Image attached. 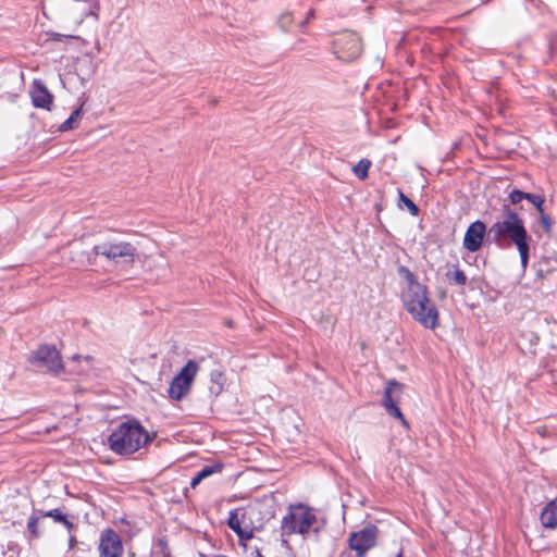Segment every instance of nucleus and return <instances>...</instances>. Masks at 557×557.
<instances>
[{
	"instance_id": "obj_1",
	"label": "nucleus",
	"mask_w": 557,
	"mask_h": 557,
	"mask_svg": "<svg viewBox=\"0 0 557 557\" xmlns=\"http://www.w3.org/2000/svg\"><path fill=\"white\" fill-rule=\"evenodd\" d=\"M397 273L406 283L401 292V302L406 311L425 329H436L440 313L429 297L428 287L405 265H399Z\"/></svg>"
},
{
	"instance_id": "obj_2",
	"label": "nucleus",
	"mask_w": 557,
	"mask_h": 557,
	"mask_svg": "<svg viewBox=\"0 0 557 557\" xmlns=\"http://www.w3.org/2000/svg\"><path fill=\"white\" fill-rule=\"evenodd\" d=\"M502 215L494 222L487 232L488 239L497 247L503 248L512 244L516 247L525 242H532L523 219L509 205L504 203L500 209Z\"/></svg>"
},
{
	"instance_id": "obj_3",
	"label": "nucleus",
	"mask_w": 557,
	"mask_h": 557,
	"mask_svg": "<svg viewBox=\"0 0 557 557\" xmlns=\"http://www.w3.org/2000/svg\"><path fill=\"white\" fill-rule=\"evenodd\" d=\"M325 524L326 519H319L309 506L302 503L289 505L281 521L282 544L286 545L290 535L299 534L306 537L311 531L318 537Z\"/></svg>"
},
{
	"instance_id": "obj_4",
	"label": "nucleus",
	"mask_w": 557,
	"mask_h": 557,
	"mask_svg": "<svg viewBox=\"0 0 557 557\" xmlns=\"http://www.w3.org/2000/svg\"><path fill=\"white\" fill-rule=\"evenodd\" d=\"M152 436L136 419L119 423L108 437L110 449L116 455H131L152 441Z\"/></svg>"
},
{
	"instance_id": "obj_5",
	"label": "nucleus",
	"mask_w": 557,
	"mask_h": 557,
	"mask_svg": "<svg viewBox=\"0 0 557 557\" xmlns=\"http://www.w3.org/2000/svg\"><path fill=\"white\" fill-rule=\"evenodd\" d=\"M92 252L114 264L133 265L138 256V248L129 242L113 238L95 245Z\"/></svg>"
},
{
	"instance_id": "obj_6",
	"label": "nucleus",
	"mask_w": 557,
	"mask_h": 557,
	"mask_svg": "<svg viewBox=\"0 0 557 557\" xmlns=\"http://www.w3.org/2000/svg\"><path fill=\"white\" fill-rule=\"evenodd\" d=\"M198 370L199 364L195 360H188L181 371L172 379L168 389L169 397L173 400L183 399L190 392Z\"/></svg>"
},
{
	"instance_id": "obj_7",
	"label": "nucleus",
	"mask_w": 557,
	"mask_h": 557,
	"mask_svg": "<svg viewBox=\"0 0 557 557\" xmlns=\"http://www.w3.org/2000/svg\"><path fill=\"white\" fill-rule=\"evenodd\" d=\"M28 362L39 370L53 374L63 369L62 358L55 346L41 345L28 357Z\"/></svg>"
},
{
	"instance_id": "obj_8",
	"label": "nucleus",
	"mask_w": 557,
	"mask_h": 557,
	"mask_svg": "<svg viewBox=\"0 0 557 557\" xmlns=\"http://www.w3.org/2000/svg\"><path fill=\"white\" fill-rule=\"evenodd\" d=\"M401 393V383L397 382L396 380L388 381L384 388L382 406L384 407L388 416L398 419L404 426L409 428L408 421L406 420L400 408L398 407L399 396Z\"/></svg>"
},
{
	"instance_id": "obj_9",
	"label": "nucleus",
	"mask_w": 557,
	"mask_h": 557,
	"mask_svg": "<svg viewBox=\"0 0 557 557\" xmlns=\"http://www.w3.org/2000/svg\"><path fill=\"white\" fill-rule=\"evenodd\" d=\"M377 534L379 529L374 524H368L349 535V547L356 550L358 557H363L369 549L375 546Z\"/></svg>"
},
{
	"instance_id": "obj_10",
	"label": "nucleus",
	"mask_w": 557,
	"mask_h": 557,
	"mask_svg": "<svg viewBox=\"0 0 557 557\" xmlns=\"http://www.w3.org/2000/svg\"><path fill=\"white\" fill-rule=\"evenodd\" d=\"M335 49L339 60L351 61L361 53V40L355 33H345L335 40Z\"/></svg>"
},
{
	"instance_id": "obj_11",
	"label": "nucleus",
	"mask_w": 557,
	"mask_h": 557,
	"mask_svg": "<svg viewBox=\"0 0 557 557\" xmlns=\"http://www.w3.org/2000/svg\"><path fill=\"white\" fill-rule=\"evenodd\" d=\"M236 510L243 529L249 534V540H251L255 531L263 528L264 519L259 518L262 513L261 505H249L246 508H237Z\"/></svg>"
},
{
	"instance_id": "obj_12",
	"label": "nucleus",
	"mask_w": 557,
	"mask_h": 557,
	"mask_svg": "<svg viewBox=\"0 0 557 557\" xmlns=\"http://www.w3.org/2000/svg\"><path fill=\"white\" fill-rule=\"evenodd\" d=\"M100 557H122L124 548L120 535L108 528L102 531L99 544Z\"/></svg>"
},
{
	"instance_id": "obj_13",
	"label": "nucleus",
	"mask_w": 557,
	"mask_h": 557,
	"mask_svg": "<svg viewBox=\"0 0 557 557\" xmlns=\"http://www.w3.org/2000/svg\"><path fill=\"white\" fill-rule=\"evenodd\" d=\"M487 232L488 230L483 221L476 220L472 222L466 230L462 243L463 247L470 252L479 251Z\"/></svg>"
},
{
	"instance_id": "obj_14",
	"label": "nucleus",
	"mask_w": 557,
	"mask_h": 557,
	"mask_svg": "<svg viewBox=\"0 0 557 557\" xmlns=\"http://www.w3.org/2000/svg\"><path fill=\"white\" fill-rule=\"evenodd\" d=\"M29 95L35 108L51 110L54 97L41 81L35 79L33 82Z\"/></svg>"
},
{
	"instance_id": "obj_15",
	"label": "nucleus",
	"mask_w": 557,
	"mask_h": 557,
	"mask_svg": "<svg viewBox=\"0 0 557 557\" xmlns=\"http://www.w3.org/2000/svg\"><path fill=\"white\" fill-rule=\"evenodd\" d=\"M540 520L542 525L545 528H557V498L546 504L542 509Z\"/></svg>"
},
{
	"instance_id": "obj_16",
	"label": "nucleus",
	"mask_w": 557,
	"mask_h": 557,
	"mask_svg": "<svg viewBox=\"0 0 557 557\" xmlns=\"http://www.w3.org/2000/svg\"><path fill=\"white\" fill-rule=\"evenodd\" d=\"M40 509H34L27 520V539L28 541L40 537L41 530L39 529V521L44 518Z\"/></svg>"
},
{
	"instance_id": "obj_17",
	"label": "nucleus",
	"mask_w": 557,
	"mask_h": 557,
	"mask_svg": "<svg viewBox=\"0 0 557 557\" xmlns=\"http://www.w3.org/2000/svg\"><path fill=\"white\" fill-rule=\"evenodd\" d=\"M227 525L233 530L239 539V544L246 547L245 541L249 540V534L242 527L240 520L237 518V510H231L228 513Z\"/></svg>"
},
{
	"instance_id": "obj_18",
	"label": "nucleus",
	"mask_w": 557,
	"mask_h": 557,
	"mask_svg": "<svg viewBox=\"0 0 557 557\" xmlns=\"http://www.w3.org/2000/svg\"><path fill=\"white\" fill-rule=\"evenodd\" d=\"M223 469V465L221 462H215L213 465H207L199 470L195 476L190 481V486L195 488L203 479L221 472Z\"/></svg>"
},
{
	"instance_id": "obj_19",
	"label": "nucleus",
	"mask_w": 557,
	"mask_h": 557,
	"mask_svg": "<svg viewBox=\"0 0 557 557\" xmlns=\"http://www.w3.org/2000/svg\"><path fill=\"white\" fill-rule=\"evenodd\" d=\"M224 374L219 370H213L210 373V386H209V393L210 396L213 398H216L224 388Z\"/></svg>"
},
{
	"instance_id": "obj_20",
	"label": "nucleus",
	"mask_w": 557,
	"mask_h": 557,
	"mask_svg": "<svg viewBox=\"0 0 557 557\" xmlns=\"http://www.w3.org/2000/svg\"><path fill=\"white\" fill-rule=\"evenodd\" d=\"M44 518H52L55 522L62 523L69 531L74 529V523L71 522L66 515L60 508H54L48 511L41 510Z\"/></svg>"
},
{
	"instance_id": "obj_21",
	"label": "nucleus",
	"mask_w": 557,
	"mask_h": 557,
	"mask_svg": "<svg viewBox=\"0 0 557 557\" xmlns=\"http://www.w3.org/2000/svg\"><path fill=\"white\" fill-rule=\"evenodd\" d=\"M151 557H173L172 550L165 536L159 537L154 543Z\"/></svg>"
},
{
	"instance_id": "obj_22",
	"label": "nucleus",
	"mask_w": 557,
	"mask_h": 557,
	"mask_svg": "<svg viewBox=\"0 0 557 557\" xmlns=\"http://www.w3.org/2000/svg\"><path fill=\"white\" fill-rule=\"evenodd\" d=\"M83 110L82 107L75 109L71 115L60 125L59 131L60 132H67L70 129H73L77 126V121L82 117Z\"/></svg>"
},
{
	"instance_id": "obj_23",
	"label": "nucleus",
	"mask_w": 557,
	"mask_h": 557,
	"mask_svg": "<svg viewBox=\"0 0 557 557\" xmlns=\"http://www.w3.org/2000/svg\"><path fill=\"white\" fill-rule=\"evenodd\" d=\"M446 278L450 284L458 286H465L467 284V276L458 267H455L454 270H448L446 272Z\"/></svg>"
},
{
	"instance_id": "obj_24",
	"label": "nucleus",
	"mask_w": 557,
	"mask_h": 557,
	"mask_svg": "<svg viewBox=\"0 0 557 557\" xmlns=\"http://www.w3.org/2000/svg\"><path fill=\"white\" fill-rule=\"evenodd\" d=\"M371 166V161L368 159H361L354 168V174L360 178L366 180L368 177V172Z\"/></svg>"
},
{
	"instance_id": "obj_25",
	"label": "nucleus",
	"mask_w": 557,
	"mask_h": 557,
	"mask_svg": "<svg viewBox=\"0 0 557 557\" xmlns=\"http://www.w3.org/2000/svg\"><path fill=\"white\" fill-rule=\"evenodd\" d=\"M531 243L532 242H525L516 247L519 252L520 263L523 270H525L529 264Z\"/></svg>"
},
{
	"instance_id": "obj_26",
	"label": "nucleus",
	"mask_w": 557,
	"mask_h": 557,
	"mask_svg": "<svg viewBox=\"0 0 557 557\" xmlns=\"http://www.w3.org/2000/svg\"><path fill=\"white\" fill-rule=\"evenodd\" d=\"M527 199H531L530 197V193H525L523 190H520L518 188H513L509 194H508V205L511 207V206H517L519 205L522 200H527Z\"/></svg>"
},
{
	"instance_id": "obj_27",
	"label": "nucleus",
	"mask_w": 557,
	"mask_h": 557,
	"mask_svg": "<svg viewBox=\"0 0 557 557\" xmlns=\"http://www.w3.org/2000/svg\"><path fill=\"white\" fill-rule=\"evenodd\" d=\"M398 199L399 206L403 203L413 216H417L419 214V207L411 199H409L401 190H398Z\"/></svg>"
},
{
	"instance_id": "obj_28",
	"label": "nucleus",
	"mask_w": 557,
	"mask_h": 557,
	"mask_svg": "<svg viewBox=\"0 0 557 557\" xmlns=\"http://www.w3.org/2000/svg\"><path fill=\"white\" fill-rule=\"evenodd\" d=\"M539 214H540V223H541L544 232L547 235H550L552 230H553V224H554L553 219L550 218V215L548 213L545 212V209L542 210V212H539Z\"/></svg>"
},
{
	"instance_id": "obj_29",
	"label": "nucleus",
	"mask_w": 557,
	"mask_h": 557,
	"mask_svg": "<svg viewBox=\"0 0 557 557\" xmlns=\"http://www.w3.org/2000/svg\"><path fill=\"white\" fill-rule=\"evenodd\" d=\"M530 197H531V199H527V200L529 202H531V206H534V208L536 209L537 212H542V210H544V203H545L544 196L530 193Z\"/></svg>"
},
{
	"instance_id": "obj_30",
	"label": "nucleus",
	"mask_w": 557,
	"mask_h": 557,
	"mask_svg": "<svg viewBox=\"0 0 557 557\" xmlns=\"http://www.w3.org/2000/svg\"><path fill=\"white\" fill-rule=\"evenodd\" d=\"M293 23L292 12H285L278 17V25L283 30H287Z\"/></svg>"
},
{
	"instance_id": "obj_31",
	"label": "nucleus",
	"mask_w": 557,
	"mask_h": 557,
	"mask_svg": "<svg viewBox=\"0 0 557 557\" xmlns=\"http://www.w3.org/2000/svg\"><path fill=\"white\" fill-rule=\"evenodd\" d=\"M244 557H264V556L261 554V552L259 550V548L255 547V548H252V549H250V550H248V549L246 548V550H245V556H244Z\"/></svg>"
},
{
	"instance_id": "obj_32",
	"label": "nucleus",
	"mask_w": 557,
	"mask_h": 557,
	"mask_svg": "<svg viewBox=\"0 0 557 557\" xmlns=\"http://www.w3.org/2000/svg\"><path fill=\"white\" fill-rule=\"evenodd\" d=\"M314 17V10H309V12L307 13V17L306 20L301 23V26H305V24H307L309 22L310 18Z\"/></svg>"
},
{
	"instance_id": "obj_33",
	"label": "nucleus",
	"mask_w": 557,
	"mask_h": 557,
	"mask_svg": "<svg viewBox=\"0 0 557 557\" xmlns=\"http://www.w3.org/2000/svg\"><path fill=\"white\" fill-rule=\"evenodd\" d=\"M392 557H404L403 549H398Z\"/></svg>"
},
{
	"instance_id": "obj_34",
	"label": "nucleus",
	"mask_w": 557,
	"mask_h": 557,
	"mask_svg": "<svg viewBox=\"0 0 557 557\" xmlns=\"http://www.w3.org/2000/svg\"><path fill=\"white\" fill-rule=\"evenodd\" d=\"M214 557H226V556H224V555H218V556H214Z\"/></svg>"
}]
</instances>
